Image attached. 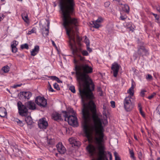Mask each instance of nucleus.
Listing matches in <instances>:
<instances>
[{
    "mask_svg": "<svg viewBox=\"0 0 160 160\" xmlns=\"http://www.w3.org/2000/svg\"><path fill=\"white\" fill-rule=\"evenodd\" d=\"M78 61L75 59V68L77 80L79 87L78 88L79 94L82 103V117L86 119L91 116L90 111L92 115L97 114L96 106L93 101L91 100L88 104L85 103V100L92 99L93 95L92 91L93 90L94 85L88 74L93 72V68L87 64L85 60V58L81 55L78 56ZM75 73L72 72V74Z\"/></svg>",
    "mask_w": 160,
    "mask_h": 160,
    "instance_id": "nucleus-1",
    "label": "nucleus"
},
{
    "mask_svg": "<svg viewBox=\"0 0 160 160\" xmlns=\"http://www.w3.org/2000/svg\"><path fill=\"white\" fill-rule=\"evenodd\" d=\"M59 6L62 15L63 25L65 28L66 34L68 37L69 45L72 54L78 56L81 49L77 48L75 40V36L77 40L79 42L81 39L78 35V21L75 18H72L74 11L75 3L74 0H59Z\"/></svg>",
    "mask_w": 160,
    "mask_h": 160,
    "instance_id": "nucleus-2",
    "label": "nucleus"
},
{
    "mask_svg": "<svg viewBox=\"0 0 160 160\" xmlns=\"http://www.w3.org/2000/svg\"><path fill=\"white\" fill-rule=\"evenodd\" d=\"M94 124L89 126L88 123L91 119V116L86 119L83 118L84 122L82 126L83 129L88 140L92 139V135L94 132L98 136L94 138L96 146L90 144L86 147V149L90 156L93 157L98 154L99 158L98 160H108L105 153V147L102 143L104 138V129L102 125L101 119L98 114L92 115V116Z\"/></svg>",
    "mask_w": 160,
    "mask_h": 160,
    "instance_id": "nucleus-3",
    "label": "nucleus"
},
{
    "mask_svg": "<svg viewBox=\"0 0 160 160\" xmlns=\"http://www.w3.org/2000/svg\"><path fill=\"white\" fill-rule=\"evenodd\" d=\"M70 111L72 113V115H70L69 112L66 111H62L64 114L63 116L65 118V120L66 121L67 118V121L69 125L77 127L78 126V123L77 118L75 115V112L72 108L71 109Z\"/></svg>",
    "mask_w": 160,
    "mask_h": 160,
    "instance_id": "nucleus-4",
    "label": "nucleus"
},
{
    "mask_svg": "<svg viewBox=\"0 0 160 160\" xmlns=\"http://www.w3.org/2000/svg\"><path fill=\"white\" fill-rule=\"evenodd\" d=\"M132 99L131 96H128L126 97L124 100V108L127 112L131 111L134 107V103Z\"/></svg>",
    "mask_w": 160,
    "mask_h": 160,
    "instance_id": "nucleus-5",
    "label": "nucleus"
},
{
    "mask_svg": "<svg viewBox=\"0 0 160 160\" xmlns=\"http://www.w3.org/2000/svg\"><path fill=\"white\" fill-rule=\"evenodd\" d=\"M35 102L41 107L44 108L46 107L47 105V100L44 97L40 96L37 97L35 99Z\"/></svg>",
    "mask_w": 160,
    "mask_h": 160,
    "instance_id": "nucleus-6",
    "label": "nucleus"
},
{
    "mask_svg": "<svg viewBox=\"0 0 160 160\" xmlns=\"http://www.w3.org/2000/svg\"><path fill=\"white\" fill-rule=\"evenodd\" d=\"M17 104L19 114L22 116H25L28 112L26 106L22 105L21 102H18Z\"/></svg>",
    "mask_w": 160,
    "mask_h": 160,
    "instance_id": "nucleus-7",
    "label": "nucleus"
},
{
    "mask_svg": "<svg viewBox=\"0 0 160 160\" xmlns=\"http://www.w3.org/2000/svg\"><path fill=\"white\" fill-rule=\"evenodd\" d=\"M45 118L40 119L38 122V127L40 129H46L48 126V122Z\"/></svg>",
    "mask_w": 160,
    "mask_h": 160,
    "instance_id": "nucleus-8",
    "label": "nucleus"
},
{
    "mask_svg": "<svg viewBox=\"0 0 160 160\" xmlns=\"http://www.w3.org/2000/svg\"><path fill=\"white\" fill-rule=\"evenodd\" d=\"M120 66L116 62H114L112 65L111 69L113 72L114 77H117Z\"/></svg>",
    "mask_w": 160,
    "mask_h": 160,
    "instance_id": "nucleus-9",
    "label": "nucleus"
},
{
    "mask_svg": "<svg viewBox=\"0 0 160 160\" xmlns=\"http://www.w3.org/2000/svg\"><path fill=\"white\" fill-rule=\"evenodd\" d=\"M57 150L60 154H64L66 151V149L61 142H59L56 145Z\"/></svg>",
    "mask_w": 160,
    "mask_h": 160,
    "instance_id": "nucleus-10",
    "label": "nucleus"
},
{
    "mask_svg": "<svg viewBox=\"0 0 160 160\" xmlns=\"http://www.w3.org/2000/svg\"><path fill=\"white\" fill-rule=\"evenodd\" d=\"M138 52L139 55L142 57L144 55H147L148 54V51L142 46H140L138 48Z\"/></svg>",
    "mask_w": 160,
    "mask_h": 160,
    "instance_id": "nucleus-11",
    "label": "nucleus"
},
{
    "mask_svg": "<svg viewBox=\"0 0 160 160\" xmlns=\"http://www.w3.org/2000/svg\"><path fill=\"white\" fill-rule=\"evenodd\" d=\"M20 98L22 99H29L32 96V93L29 92H20Z\"/></svg>",
    "mask_w": 160,
    "mask_h": 160,
    "instance_id": "nucleus-12",
    "label": "nucleus"
},
{
    "mask_svg": "<svg viewBox=\"0 0 160 160\" xmlns=\"http://www.w3.org/2000/svg\"><path fill=\"white\" fill-rule=\"evenodd\" d=\"M26 105L30 109L34 110L36 109V107L35 103L32 101H29L25 103Z\"/></svg>",
    "mask_w": 160,
    "mask_h": 160,
    "instance_id": "nucleus-13",
    "label": "nucleus"
},
{
    "mask_svg": "<svg viewBox=\"0 0 160 160\" xmlns=\"http://www.w3.org/2000/svg\"><path fill=\"white\" fill-rule=\"evenodd\" d=\"M52 117L53 119L56 121L60 120L62 119L61 115L57 112L53 113Z\"/></svg>",
    "mask_w": 160,
    "mask_h": 160,
    "instance_id": "nucleus-14",
    "label": "nucleus"
},
{
    "mask_svg": "<svg viewBox=\"0 0 160 160\" xmlns=\"http://www.w3.org/2000/svg\"><path fill=\"white\" fill-rule=\"evenodd\" d=\"M39 50V46L38 45H36L35 46L34 48L31 52V56H35L38 52Z\"/></svg>",
    "mask_w": 160,
    "mask_h": 160,
    "instance_id": "nucleus-15",
    "label": "nucleus"
},
{
    "mask_svg": "<svg viewBox=\"0 0 160 160\" xmlns=\"http://www.w3.org/2000/svg\"><path fill=\"white\" fill-rule=\"evenodd\" d=\"M7 115L6 109L3 107L0 108V116L1 117H5Z\"/></svg>",
    "mask_w": 160,
    "mask_h": 160,
    "instance_id": "nucleus-16",
    "label": "nucleus"
},
{
    "mask_svg": "<svg viewBox=\"0 0 160 160\" xmlns=\"http://www.w3.org/2000/svg\"><path fill=\"white\" fill-rule=\"evenodd\" d=\"M25 120L28 125H31L33 123L32 120L30 116L27 117L25 118Z\"/></svg>",
    "mask_w": 160,
    "mask_h": 160,
    "instance_id": "nucleus-17",
    "label": "nucleus"
},
{
    "mask_svg": "<svg viewBox=\"0 0 160 160\" xmlns=\"http://www.w3.org/2000/svg\"><path fill=\"white\" fill-rule=\"evenodd\" d=\"M42 32L43 36L44 37H46L48 34V28H43L42 29Z\"/></svg>",
    "mask_w": 160,
    "mask_h": 160,
    "instance_id": "nucleus-18",
    "label": "nucleus"
},
{
    "mask_svg": "<svg viewBox=\"0 0 160 160\" xmlns=\"http://www.w3.org/2000/svg\"><path fill=\"white\" fill-rule=\"evenodd\" d=\"M133 89L134 85L132 84L131 87L129 89L128 91V93L130 95L129 96H131V97L133 95Z\"/></svg>",
    "mask_w": 160,
    "mask_h": 160,
    "instance_id": "nucleus-19",
    "label": "nucleus"
},
{
    "mask_svg": "<svg viewBox=\"0 0 160 160\" xmlns=\"http://www.w3.org/2000/svg\"><path fill=\"white\" fill-rule=\"evenodd\" d=\"M22 19L26 22L28 23L29 22V20L28 18V16L27 14L24 13L22 14Z\"/></svg>",
    "mask_w": 160,
    "mask_h": 160,
    "instance_id": "nucleus-20",
    "label": "nucleus"
},
{
    "mask_svg": "<svg viewBox=\"0 0 160 160\" xmlns=\"http://www.w3.org/2000/svg\"><path fill=\"white\" fill-rule=\"evenodd\" d=\"M2 70L4 71V72L7 73L10 70V68L9 66L7 65L3 67L2 68Z\"/></svg>",
    "mask_w": 160,
    "mask_h": 160,
    "instance_id": "nucleus-21",
    "label": "nucleus"
},
{
    "mask_svg": "<svg viewBox=\"0 0 160 160\" xmlns=\"http://www.w3.org/2000/svg\"><path fill=\"white\" fill-rule=\"evenodd\" d=\"M14 121L15 122H19V123L18 125L21 127H22L24 125V124L18 118L15 119Z\"/></svg>",
    "mask_w": 160,
    "mask_h": 160,
    "instance_id": "nucleus-22",
    "label": "nucleus"
},
{
    "mask_svg": "<svg viewBox=\"0 0 160 160\" xmlns=\"http://www.w3.org/2000/svg\"><path fill=\"white\" fill-rule=\"evenodd\" d=\"M76 139L73 138H71L69 139L68 141L70 144L73 145L74 142L76 141Z\"/></svg>",
    "mask_w": 160,
    "mask_h": 160,
    "instance_id": "nucleus-23",
    "label": "nucleus"
},
{
    "mask_svg": "<svg viewBox=\"0 0 160 160\" xmlns=\"http://www.w3.org/2000/svg\"><path fill=\"white\" fill-rule=\"evenodd\" d=\"M92 23L93 24V27L97 28H98L99 27V24L98 23V22L96 21H93Z\"/></svg>",
    "mask_w": 160,
    "mask_h": 160,
    "instance_id": "nucleus-24",
    "label": "nucleus"
},
{
    "mask_svg": "<svg viewBox=\"0 0 160 160\" xmlns=\"http://www.w3.org/2000/svg\"><path fill=\"white\" fill-rule=\"evenodd\" d=\"M21 48L22 49L25 48L28 49V45L27 43L22 44L21 46Z\"/></svg>",
    "mask_w": 160,
    "mask_h": 160,
    "instance_id": "nucleus-25",
    "label": "nucleus"
},
{
    "mask_svg": "<svg viewBox=\"0 0 160 160\" xmlns=\"http://www.w3.org/2000/svg\"><path fill=\"white\" fill-rule=\"evenodd\" d=\"M114 155L115 157V160H120V158L116 152H114Z\"/></svg>",
    "mask_w": 160,
    "mask_h": 160,
    "instance_id": "nucleus-26",
    "label": "nucleus"
},
{
    "mask_svg": "<svg viewBox=\"0 0 160 160\" xmlns=\"http://www.w3.org/2000/svg\"><path fill=\"white\" fill-rule=\"evenodd\" d=\"M84 42L85 43L87 46H90V41L87 38V37L85 36V38L84 40Z\"/></svg>",
    "mask_w": 160,
    "mask_h": 160,
    "instance_id": "nucleus-27",
    "label": "nucleus"
},
{
    "mask_svg": "<svg viewBox=\"0 0 160 160\" xmlns=\"http://www.w3.org/2000/svg\"><path fill=\"white\" fill-rule=\"evenodd\" d=\"M69 89L73 93H75V90L74 86H70Z\"/></svg>",
    "mask_w": 160,
    "mask_h": 160,
    "instance_id": "nucleus-28",
    "label": "nucleus"
},
{
    "mask_svg": "<svg viewBox=\"0 0 160 160\" xmlns=\"http://www.w3.org/2000/svg\"><path fill=\"white\" fill-rule=\"evenodd\" d=\"M81 145V143L80 142L78 141H77L76 140L75 141V142H74L73 145L74 146H77L78 147H79Z\"/></svg>",
    "mask_w": 160,
    "mask_h": 160,
    "instance_id": "nucleus-29",
    "label": "nucleus"
},
{
    "mask_svg": "<svg viewBox=\"0 0 160 160\" xmlns=\"http://www.w3.org/2000/svg\"><path fill=\"white\" fill-rule=\"evenodd\" d=\"M53 87L55 89L58 90L60 89V88L58 85L56 83H55L53 84Z\"/></svg>",
    "mask_w": 160,
    "mask_h": 160,
    "instance_id": "nucleus-30",
    "label": "nucleus"
},
{
    "mask_svg": "<svg viewBox=\"0 0 160 160\" xmlns=\"http://www.w3.org/2000/svg\"><path fill=\"white\" fill-rule=\"evenodd\" d=\"M130 154L131 157L133 159H134L135 157H134V153L132 150L129 149Z\"/></svg>",
    "mask_w": 160,
    "mask_h": 160,
    "instance_id": "nucleus-31",
    "label": "nucleus"
},
{
    "mask_svg": "<svg viewBox=\"0 0 160 160\" xmlns=\"http://www.w3.org/2000/svg\"><path fill=\"white\" fill-rule=\"evenodd\" d=\"M146 78L148 80L150 81L152 79V77L151 75L148 74L146 76Z\"/></svg>",
    "mask_w": 160,
    "mask_h": 160,
    "instance_id": "nucleus-32",
    "label": "nucleus"
},
{
    "mask_svg": "<svg viewBox=\"0 0 160 160\" xmlns=\"http://www.w3.org/2000/svg\"><path fill=\"white\" fill-rule=\"evenodd\" d=\"M35 30H36L35 28H32V30L31 31H29L28 32V34L30 35V34H31L32 33L35 32Z\"/></svg>",
    "mask_w": 160,
    "mask_h": 160,
    "instance_id": "nucleus-33",
    "label": "nucleus"
},
{
    "mask_svg": "<svg viewBox=\"0 0 160 160\" xmlns=\"http://www.w3.org/2000/svg\"><path fill=\"white\" fill-rule=\"evenodd\" d=\"M12 43V44H11V47H13V46L16 47V46L17 45L18 42L17 41L14 40Z\"/></svg>",
    "mask_w": 160,
    "mask_h": 160,
    "instance_id": "nucleus-34",
    "label": "nucleus"
},
{
    "mask_svg": "<svg viewBox=\"0 0 160 160\" xmlns=\"http://www.w3.org/2000/svg\"><path fill=\"white\" fill-rule=\"evenodd\" d=\"M11 47L12 52L13 53H16L17 51V49L16 48V47H14V46H13V47Z\"/></svg>",
    "mask_w": 160,
    "mask_h": 160,
    "instance_id": "nucleus-35",
    "label": "nucleus"
},
{
    "mask_svg": "<svg viewBox=\"0 0 160 160\" xmlns=\"http://www.w3.org/2000/svg\"><path fill=\"white\" fill-rule=\"evenodd\" d=\"M48 83L49 84L48 90H49V91L51 92H53L54 91L53 89L51 87V86L49 82H48Z\"/></svg>",
    "mask_w": 160,
    "mask_h": 160,
    "instance_id": "nucleus-36",
    "label": "nucleus"
},
{
    "mask_svg": "<svg viewBox=\"0 0 160 160\" xmlns=\"http://www.w3.org/2000/svg\"><path fill=\"white\" fill-rule=\"evenodd\" d=\"M82 53L83 56H87L88 55V52L86 50H83L82 51Z\"/></svg>",
    "mask_w": 160,
    "mask_h": 160,
    "instance_id": "nucleus-37",
    "label": "nucleus"
},
{
    "mask_svg": "<svg viewBox=\"0 0 160 160\" xmlns=\"http://www.w3.org/2000/svg\"><path fill=\"white\" fill-rule=\"evenodd\" d=\"M151 14L153 15L154 16L156 20H158L159 19V17L157 14H155L153 12H151Z\"/></svg>",
    "mask_w": 160,
    "mask_h": 160,
    "instance_id": "nucleus-38",
    "label": "nucleus"
},
{
    "mask_svg": "<svg viewBox=\"0 0 160 160\" xmlns=\"http://www.w3.org/2000/svg\"><path fill=\"white\" fill-rule=\"evenodd\" d=\"M156 95V93L155 92H153L151 95L148 96V98L149 99H152L154 96Z\"/></svg>",
    "mask_w": 160,
    "mask_h": 160,
    "instance_id": "nucleus-39",
    "label": "nucleus"
},
{
    "mask_svg": "<svg viewBox=\"0 0 160 160\" xmlns=\"http://www.w3.org/2000/svg\"><path fill=\"white\" fill-rule=\"evenodd\" d=\"M125 8L126 9V11L127 13H128L129 11V8L128 5H125Z\"/></svg>",
    "mask_w": 160,
    "mask_h": 160,
    "instance_id": "nucleus-40",
    "label": "nucleus"
},
{
    "mask_svg": "<svg viewBox=\"0 0 160 160\" xmlns=\"http://www.w3.org/2000/svg\"><path fill=\"white\" fill-rule=\"evenodd\" d=\"M111 106L113 108H114L115 107V104L114 101H112L110 102Z\"/></svg>",
    "mask_w": 160,
    "mask_h": 160,
    "instance_id": "nucleus-41",
    "label": "nucleus"
},
{
    "mask_svg": "<svg viewBox=\"0 0 160 160\" xmlns=\"http://www.w3.org/2000/svg\"><path fill=\"white\" fill-rule=\"evenodd\" d=\"M110 3L109 2H106L104 3V6L107 8L109 7L110 5Z\"/></svg>",
    "mask_w": 160,
    "mask_h": 160,
    "instance_id": "nucleus-42",
    "label": "nucleus"
},
{
    "mask_svg": "<svg viewBox=\"0 0 160 160\" xmlns=\"http://www.w3.org/2000/svg\"><path fill=\"white\" fill-rule=\"evenodd\" d=\"M102 20L103 19L101 17H99L95 21L97 22H101L102 21Z\"/></svg>",
    "mask_w": 160,
    "mask_h": 160,
    "instance_id": "nucleus-43",
    "label": "nucleus"
},
{
    "mask_svg": "<svg viewBox=\"0 0 160 160\" xmlns=\"http://www.w3.org/2000/svg\"><path fill=\"white\" fill-rule=\"evenodd\" d=\"M146 92V90H142L140 92L141 96L142 97H144V94H145L144 92Z\"/></svg>",
    "mask_w": 160,
    "mask_h": 160,
    "instance_id": "nucleus-44",
    "label": "nucleus"
},
{
    "mask_svg": "<svg viewBox=\"0 0 160 160\" xmlns=\"http://www.w3.org/2000/svg\"><path fill=\"white\" fill-rule=\"evenodd\" d=\"M51 79L52 80H55L56 81L58 78V77L55 76H52L50 77Z\"/></svg>",
    "mask_w": 160,
    "mask_h": 160,
    "instance_id": "nucleus-45",
    "label": "nucleus"
},
{
    "mask_svg": "<svg viewBox=\"0 0 160 160\" xmlns=\"http://www.w3.org/2000/svg\"><path fill=\"white\" fill-rule=\"evenodd\" d=\"M21 85L22 84L14 85L12 87L14 88H16L17 87L21 86Z\"/></svg>",
    "mask_w": 160,
    "mask_h": 160,
    "instance_id": "nucleus-46",
    "label": "nucleus"
},
{
    "mask_svg": "<svg viewBox=\"0 0 160 160\" xmlns=\"http://www.w3.org/2000/svg\"><path fill=\"white\" fill-rule=\"evenodd\" d=\"M86 46L87 50L90 52H91L92 51V50L91 48L89 47V46Z\"/></svg>",
    "mask_w": 160,
    "mask_h": 160,
    "instance_id": "nucleus-47",
    "label": "nucleus"
},
{
    "mask_svg": "<svg viewBox=\"0 0 160 160\" xmlns=\"http://www.w3.org/2000/svg\"><path fill=\"white\" fill-rule=\"evenodd\" d=\"M138 158L140 159L142 158V153L141 152H140L138 153Z\"/></svg>",
    "mask_w": 160,
    "mask_h": 160,
    "instance_id": "nucleus-48",
    "label": "nucleus"
},
{
    "mask_svg": "<svg viewBox=\"0 0 160 160\" xmlns=\"http://www.w3.org/2000/svg\"><path fill=\"white\" fill-rule=\"evenodd\" d=\"M108 153L109 155V156H110V157H109L110 160H112V156L111 153L110 152H108Z\"/></svg>",
    "mask_w": 160,
    "mask_h": 160,
    "instance_id": "nucleus-49",
    "label": "nucleus"
},
{
    "mask_svg": "<svg viewBox=\"0 0 160 160\" xmlns=\"http://www.w3.org/2000/svg\"><path fill=\"white\" fill-rule=\"evenodd\" d=\"M120 18L122 20H124L126 18L124 17V16H120Z\"/></svg>",
    "mask_w": 160,
    "mask_h": 160,
    "instance_id": "nucleus-50",
    "label": "nucleus"
},
{
    "mask_svg": "<svg viewBox=\"0 0 160 160\" xmlns=\"http://www.w3.org/2000/svg\"><path fill=\"white\" fill-rule=\"evenodd\" d=\"M56 81L58 83H62V82L60 80L59 78H58Z\"/></svg>",
    "mask_w": 160,
    "mask_h": 160,
    "instance_id": "nucleus-51",
    "label": "nucleus"
},
{
    "mask_svg": "<svg viewBox=\"0 0 160 160\" xmlns=\"http://www.w3.org/2000/svg\"><path fill=\"white\" fill-rule=\"evenodd\" d=\"M98 91L100 92L102 91V89L100 87H98L97 88Z\"/></svg>",
    "mask_w": 160,
    "mask_h": 160,
    "instance_id": "nucleus-52",
    "label": "nucleus"
},
{
    "mask_svg": "<svg viewBox=\"0 0 160 160\" xmlns=\"http://www.w3.org/2000/svg\"><path fill=\"white\" fill-rule=\"evenodd\" d=\"M138 107L139 108V109L140 108H142V107L141 106V104L140 103H138Z\"/></svg>",
    "mask_w": 160,
    "mask_h": 160,
    "instance_id": "nucleus-53",
    "label": "nucleus"
},
{
    "mask_svg": "<svg viewBox=\"0 0 160 160\" xmlns=\"http://www.w3.org/2000/svg\"><path fill=\"white\" fill-rule=\"evenodd\" d=\"M139 110L140 113H142V112H143L142 109V108H139Z\"/></svg>",
    "mask_w": 160,
    "mask_h": 160,
    "instance_id": "nucleus-54",
    "label": "nucleus"
},
{
    "mask_svg": "<svg viewBox=\"0 0 160 160\" xmlns=\"http://www.w3.org/2000/svg\"><path fill=\"white\" fill-rule=\"evenodd\" d=\"M158 111L159 112V113L160 115V106H159L158 108Z\"/></svg>",
    "mask_w": 160,
    "mask_h": 160,
    "instance_id": "nucleus-55",
    "label": "nucleus"
},
{
    "mask_svg": "<svg viewBox=\"0 0 160 160\" xmlns=\"http://www.w3.org/2000/svg\"><path fill=\"white\" fill-rule=\"evenodd\" d=\"M134 138L135 139H136L137 140H138V138H137V136L136 135L134 134Z\"/></svg>",
    "mask_w": 160,
    "mask_h": 160,
    "instance_id": "nucleus-56",
    "label": "nucleus"
},
{
    "mask_svg": "<svg viewBox=\"0 0 160 160\" xmlns=\"http://www.w3.org/2000/svg\"><path fill=\"white\" fill-rule=\"evenodd\" d=\"M140 114L143 117H145V114L143 112H142V113H141Z\"/></svg>",
    "mask_w": 160,
    "mask_h": 160,
    "instance_id": "nucleus-57",
    "label": "nucleus"
},
{
    "mask_svg": "<svg viewBox=\"0 0 160 160\" xmlns=\"http://www.w3.org/2000/svg\"><path fill=\"white\" fill-rule=\"evenodd\" d=\"M52 45L53 46H56L55 44L53 41H52Z\"/></svg>",
    "mask_w": 160,
    "mask_h": 160,
    "instance_id": "nucleus-58",
    "label": "nucleus"
},
{
    "mask_svg": "<svg viewBox=\"0 0 160 160\" xmlns=\"http://www.w3.org/2000/svg\"><path fill=\"white\" fill-rule=\"evenodd\" d=\"M99 94L100 95V96H102V91L100 92L99 93Z\"/></svg>",
    "mask_w": 160,
    "mask_h": 160,
    "instance_id": "nucleus-59",
    "label": "nucleus"
},
{
    "mask_svg": "<svg viewBox=\"0 0 160 160\" xmlns=\"http://www.w3.org/2000/svg\"><path fill=\"white\" fill-rule=\"evenodd\" d=\"M157 10L160 12V7L158 8Z\"/></svg>",
    "mask_w": 160,
    "mask_h": 160,
    "instance_id": "nucleus-60",
    "label": "nucleus"
},
{
    "mask_svg": "<svg viewBox=\"0 0 160 160\" xmlns=\"http://www.w3.org/2000/svg\"><path fill=\"white\" fill-rule=\"evenodd\" d=\"M103 109L104 110H106V107L104 105H103Z\"/></svg>",
    "mask_w": 160,
    "mask_h": 160,
    "instance_id": "nucleus-61",
    "label": "nucleus"
},
{
    "mask_svg": "<svg viewBox=\"0 0 160 160\" xmlns=\"http://www.w3.org/2000/svg\"><path fill=\"white\" fill-rule=\"evenodd\" d=\"M104 122H105V123L104 122H103V123L104 124H105L106 123H108V122H107V120H105Z\"/></svg>",
    "mask_w": 160,
    "mask_h": 160,
    "instance_id": "nucleus-62",
    "label": "nucleus"
},
{
    "mask_svg": "<svg viewBox=\"0 0 160 160\" xmlns=\"http://www.w3.org/2000/svg\"><path fill=\"white\" fill-rule=\"evenodd\" d=\"M49 25V22H48V24H47L48 27Z\"/></svg>",
    "mask_w": 160,
    "mask_h": 160,
    "instance_id": "nucleus-63",
    "label": "nucleus"
},
{
    "mask_svg": "<svg viewBox=\"0 0 160 160\" xmlns=\"http://www.w3.org/2000/svg\"><path fill=\"white\" fill-rule=\"evenodd\" d=\"M37 160H42L41 158H39Z\"/></svg>",
    "mask_w": 160,
    "mask_h": 160,
    "instance_id": "nucleus-64",
    "label": "nucleus"
}]
</instances>
